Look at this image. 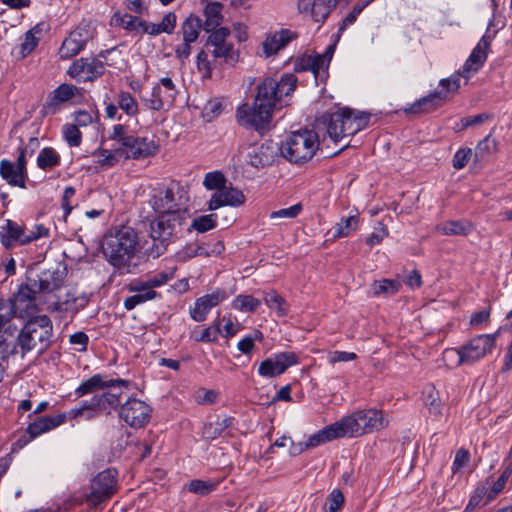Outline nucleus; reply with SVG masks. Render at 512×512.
Returning <instances> with one entry per match:
<instances>
[{
  "mask_svg": "<svg viewBox=\"0 0 512 512\" xmlns=\"http://www.w3.org/2000/svg\"><path fill=\"white\" fill-rule=\"evenodd\" d=\"M297 84L298 78L293 73H284L279 79L264 78L256 86L253 104L244 103L237 107L235 117L238 124L260 134L266 132L274 112L289 105Z\"/></svg>",
  "mask_w": 512,
  "mask_h": 512,
  "instance_id": "nucleus-1",
  "label": "nucleus"
},
{
  "mask_svg": "<svg viewBox=\"0 0 512 512\" xmlns=\"http://www.w3.org/2000/svg\"><path fill=\"white\" fill-rule=\"evenodd\" d=\"M66 276V267L61 264L41 271L27 270L24 281L12 297L7 302L0 301V325L4 327L13 316L25 320L37 314L40 311L38 296L58 291Z\"/></svg>",
  "mask_w": 512,
  "mask_h": 512,
  "instance_id": "nucleus-2",
  "label": "nucleus"
},
{
  "mask_svg": "<svg viewBox=\"0 0 512 512\" xmlns=\"http://www.w3.org/2000/svg\"><path fill=\"white\" fill-rule=\"evenodd\" d=\"M138 236L133 228L123 226L114 233L105 235L102 252L105 259L116 269L129 265L136 252Z\"/></svg>",
  "mask_w": 512,
  "mask_h": 512,
  "instance_id": "nucleus-3",
  "label": "nucleus"
},
{
  "mask_svg": "<svg viewBox=\"0 0 512 512\" xmlns=\"http://www.w3.org/2000/svg\"><path fill=\"white\" fill-rule=\"evenodd\" d=\"M369 118V114L341 108L335 112H325L319 121L326 128L328 136L334 142H338L364 129L368 125Z\"/></svg>",
  "mask_w": 512,
  "mask_h": 512,
  "instance_id": "nucleus-4",
  "label": "nucleus"
},
{
  "mask_svg": "<svg viewBox=\"0 0 512 512\" xmlns=\"http://www.w3.org/2000/svg\"><path fill=\"white\" fill-rule=\"evenodd\" d=\"M25 320L27 322L17 336V344L22 356L33 350L38 354L44 353L52 344V321L47 315H38V313Z\"/></svg>",
  "mask_w": 512,
  "mask_h": 512,
  "instance_id": "nucleus-5",
  "label": "nucleus"
},
{
  "mask_svg": "<svg viewBox=\"0 0 512 512\" xmlns=\"http://www.w3.org/2000/svg\"><path fill=\"white\" fill-rule=\"evenodd\" d=\"M318 134L309 129L291 132L281 142L279 151L291 164L302 166L312 160L319 149Z\"/></svg>",
  "mask_w": 512,
  "mask_h": 512,
  "instance_id": "nucleus-6",
  "label": "nucleus"
},
{
  "mask_svg": "<svg viewBox=\"0 0 512 512\" xmlns=\"http://www.w3.org/2000/svg\"><path fill=\"white\" fill-rule=\"evenodd\" d=\"M109 139L116 143V153H121L125 159L143 160L159 151V145L154 140L130 135L122 124L113 126Z\"/></svg>",
  "mask_w": 512,
  "mask_h": 512,
  "instance_id": "nucleus-7",
  "label": "nucleus"
},
{
  "mask_svg": "<svg viewBox=\"0 0 512 512\" xmlns=\"http://www.w3.org/2000/svg\"><path fill=\"white\" fill-rule=\"evenodd\" d=\"M187 212L166 213L158 215L150 224V236L153 244L149 249V255L154 258L161 256L169 243L176 237L186 220Z\"/></svg>",
  "mask_w": 512,
  "mask_h": 512,
  "instance_id": "nucleus-8",
  "label": "nucleus"
},
{
  "mask_svg": "<svg viewBox=\"0 0 512 512\" xmlns=\"http://www.w3.org/2000/svg\"><path fill=\"white\" fill-rule=\"evenodd\" d=\"M343 437H360L380 431L388 426L382 411L377 409L358 410L337 421Z\"/></svg>",
  "mask_w": 512,
  "mask_h": 512,
  "instance_id": "nucleus-9",
  "label": "nucleus"
},
{
  "mask_svg": "<svg viewBox=\"0 0 512 512\" xmlns=\"http://www.w3.org/2000/svg\"><path fill=\"white\" fill-rule=\"evenodd\" d=\"M49 234V229L43 224H36L31 229L25 224L12 219H6L0 226V243L6 249L27 245Z\"/></svg>",
  "mask_w": 512,
  "mask_h": 512,
  "instance_id": "nucleus-10",
  "label": "nucleus"
},
{
  "mask_svg": "<svg viewBox=\"0 0 512 512\" xmlns=\"http://www.w3.org/2000/svg\"><path fill=\"white\" fill-rule=\"evenodd\" d=\"M496 334H481L472 338L460 348L446 349L444 358L456 357V365L472 364L490 354L496 345Z\"/></svg>",
  "mask_w": 512,
  "mask_h": 512,
  "instance_id": "nucleus-11",
  "label": "nucleus"
},
{
  "mask_svg": "<svg viewBox=\"0 0 512 512\" xmlns=\"http://www.w3.org/2000/svg\"><path fill=\"white\" fill-rule=\"evenodd\" d=\"M206 48L215 59H221L225 64L234 66L239 61V51L229 41L231 32L226 27H220L209 32Z\"/></svg>",
  "mask_w": 512,
  "mask_h": 512,
  "instance_id": "nucleus-12",
  "label": "nucleus"
},
{
  "mask_svg": "<svg viewBox=\"0 0 512 512\" xmlns=\"http://www.w3.org/2000/svg\"><path fill=\"white\" fill-rule=\"evenodd\" d=\"M117 490V471L106 469L98 473L90 484V492L85 495V501L92 507L110 499Z\"/></svg>",
  "mask_w": 512,
  "mask_h": 512,
  "instance_id": "nucleus-13",
  "label": "nucleus"
},
{
  "mask_svg": "<svg viewBox=\"0 0 512 512\" xmlns=\"http://www.w3.org/2000/svg\"><path fill=\"white\" fill-rule=\"evenodd\" d=\"M178 91L170 77H163L152 88L150 97L143 98V104L149 110L161 111L173 106Z\"/></svg>",
  "mask_w": 512,
  "mask_h": 512,
  "instance_id": "nucleus-14",
  "label": "nucleus"
},
{
  "mask_svg": "<svg viewBox=\"0 0 512 512\" xmlns=\"http://www.w3.org/2000/svg\"><path fill=\"white\" fill-rule=\"evenodd\" d=\"M119 417L133 428H142L151 419L152 408L145 401L131 397L119 408Z\"/></svg>",
  "mask_w": 512,
  "mask_h": 512,
  "instance_id": "nucleus-15",
  "label": "nucleus"
},
{
  "mask_svg": "<svg viewBox=\"0 0 512 512\" xmlns=\"http://www.w3.org/2000/svg\"><path fill=\"white\" fill-rule=\"evenodd\" d=\"M104 73L105 63L93 56L76 59L67 70V74L77 82H94Z\"/></svg>",
  "mask_w": 512,
  "mask_h": 512,
  "instance_id": "nucleus-16",
  "label": "nucleus"
},
{
  "mask_svg": "<svg viewBox=\"0 0 512 512\" xmlns=\"http://www.w3.org/2000/svg\"><path fill=\"white\" fill-rule=\"evenodd\" d=\"M94 34L95 31L91 25H78L62 42L59 49L60 58L70 59L79 54L87 43L94 38Z\"/></svg>",
  "mask_w": 512,
  "mask_h": 512,
  "instance_id": "nucleus-17",
  "label": "nucleus"
},
{
  "mask_svg": "<svg viewBox=\"0 0 512 512\" xmlns=\"http://www.w3.org/2000/svg\"><path fill=\"white\" fill-rule=\"evenodd\" d=\"M298 362V356L294 352L276 353L260 363L258 374L263 378H274L283 374Z\"/></svg>",
  "mask_w": 512,
  "mask_h": 512,
  "instance_id": "nucleus-18",
  "label": "nucleus"
},
{
  "mask_svg": "<svg viewBox=\"0 0 512 512\" xmlns=\"http://www.w3.org/2000/svg\"><path fill=\"white\" fill-rule=\"evenodd\" d=\"M80 94L79 88L73 84L63 83L51 91L42 106V115H54L60 111L63 103Z\"/></svg>",
  "mask_w": 512,
  "mask_h": 512,
  "instance_id": "nucleus-19",
  "label": "nucleus"
},
{
  "mask_svg": "<svg viewBox=\"0 0 512 512\" xmlns=\"http://www.w3.org/2000/svg\"><path fill=\"white\" fill-rule=\"evenodd\" d=\"M180 199L181 197H176V193L173 188L167 187L156 192L149 200V203L157 215L187 212L186 209L182 208Z\"/></svg>",
  "mask_w": 512,
  "mask_h": 512,
  "instance_id": "nucleus-20",
  "label": "nucleus"
},
{
  "mask_svg": "<svg viewBox=\"0 0 512 512\" xmlns=\"http://www.w3.org/2000/svg\"><path fill=\"white\" fill-rule=\"evenodd\" d=\"M131 381L125 379H108L106 375L97 373L90 378L84 380L74 391L75 395L80 398L84 395L93 393L97 390L105 388L123 387L129 388Z\"/></svg>",
  "mask_w": 512,
  "mask_h": 512,
  "instance_id": "nucleus-21",
  "label": "nucleus"
},
{
  "mask_svg": "<svg viewBox=\"0 0 512 512\" xmlns=\"http://www.w3.org/2000/svg\"><path fill=\"white\" fill-rule=\"evenodd\" d=\"M245 195L232 185H225L213 192L208 203V210L215 211L224 206L239 207L245 203Z\"/></svg>",
  "mask_w": 512,
  "mask_h": 512,
  "instance_id": "nucleus-22",
  "label": "nucleus"
},
{
  "mask_svg": "<svg viewBox=\"0 0 512 512\" xmlns=\"http://www.w3.org/2000/svg\"><path fill=\"white\" fill-rule=\"evenodd\" d=\"M489 47L490 41L486 36H483L460 69L463 78L468 80L482 68L487 59V50Z\"/></svg>",
  "mask_w": 512,
  "mask_h": 512,
  "instance_id": "nucleus-23",
  "label": "nucleus"
},
{
  "mask_svg": "<svg viewBox=\"0 0 512 512\" xmlns=\"http://www.w3.org/2000/svg\"><path fill=\"white\" fill-rule=\"evenodd\" d=\"M277 155V149L272 141H265L260 145H252L247 153V162L252 167L263 168L271 165Z\"/></svg>",
  "mask_w": 512,
  "mask_h": 512,
  "instance_id": "nucleus-24",
  "label": "nucleus"
},
{
  "mask_svg": "<svg viewBox=\"0 0 512 512\" xmlns=\"http://www.w3.org/2000/svg\"><path fill=\"white\" fill-rule=\"evenodd\" d=\"M227 294L222 289H216L210 294H206L195 301L194 307L190 310L193 320L202 322L206 319L212 308L226 299Z\"/></svg>",
  "mask_w": 512,
  "mask_h": 512,
  "instance_id": "nucleus-25",
  "label": "nucleus"
},
{
  "mask_svg": "<svg viewBox=\"0 0 512 512\" xmlns=\"http://www.w3.org/2000/svg\"><path fill=\"white\" fill-rule=\"evenodd\" d=\"M342 437L343 435L341 433V429L339 428L338 423L335 422L310 435L305 442L299 443L300 452L307 449L315 448L334 439Z\"/></svg>",
  "mask_w": 512,
  "mask_h": 512,
  "instance_id": "nucleus-26",
  "label": "nucleus"
},
{
  "mask_svg": "<svg viewBox=\"0 0 512 512\" xmlns=\"http://www.w3.org/2000/svg\"><path fill=\"white\" fill-rule=\"evenodd\" d=\"M297 38V33L289 29H281L278 32L267 35L264 40L263 53L268 57L277 54L285 48L292 40Z\"/></svg>",
  "mask_w": 512,
  "mask_h": 512,
  "instance_id": "nucleus-27",
  "label": "nucleus"
},
{
  "mask_svg": "<svg viewBox=\"0 0 512 512\" xmlns=\"http://www.w3.org/2000/svg\"><path fill=\"white\" fill-rule=\"evenodd\" d=\"M444 101L445 93L443 91H434L415 101L410 107L405 109V112L414 115L430 113L442 106Z\"/></svg>",
  "mask_w": 512,
  "mask_h": 512,
  "instance_id": "nucleus-28",
  "label": "nucleus"
},
{
  "mask_svg": "<svg viewBox=\"0 0 512 512\" xmlns=\"http://www.w3.org/2000/svg\"><path fill=\"white\" fill-rule=\"evenodd\" d=\"M88 303V299L84 295H76L74 292L68 291L65 298L60 296L48 305L49 311L73 312L76 313L83 309Z\"/></svg>",
  "mask_w": 512,
  "mask_h": 512,
  "instance_id": "nucleus-29",
  "label": "nucleus"
},
{
  "mask_svg": "<svg viewBox=\"0 0 512 512\" xmlns=\"http://www.w3.org/2000/svg\"><path fill=\"white\" fill-rule=\"evenodd\" d=\"M66 419V413L57 414L54 416H40L27 426L26 432L30 435L31 438H36L41 434L63 424Z\"/></svg>",
  "mask_w": 512,
  "mask_h": 512,
  "instance_id": "nucleus-30",
  "label": "nucleus"
},
{
  "mask_svg": "<svg viewBox=\"0 0 512 512\" xmlns=\"http://www.w3.org/2000/svg\"><path fill=\"white\" fill-rule=\"evenodd\" d=\"M222 9L223 5L220 2H209L206 4L204 8V31L210 32L220 28L219 26L223 21Z\"/></svg>",
  "mask_w": 512,
  "mask_h": 512,
  "instance_id": "nucleus-31",
  "label": "nucleus"
},
{
  "mask_svg": "<svg viewBox=\"0 0 512 512\" xmlns=\"http://www.w3.org/2000/svg\"><path fill=\"white\" fill-rule=\"evenodd\" d=\"M0 176L10 186L19 187L22 189L26 188V180L18 172L15 164L8 159H2L0 161Z\"/></svg>",
  "mask_w": 512,
  "mask_h": 512,
  "instance_id": "nucleus-32",
  "label": "nucleus"
},
{
  "mask_svg": "<svg viewBox=\"0 0 512 512\" xmlns=\"http://www.w3.org/2000/svg\"><path fill=\"white\" fill-rule=\"evenodd\" d=\"M91 399L93 407H97L98 411L106 412L107 414L121 406L120 394L111 391L95 394Z\"/></svg>",
  "mask_w": 512,
  "mask_h": 512,
  "instance_id": "nucleus-33",
  "label": "nucleus"
},
{
  "mask_svg": "<svg viewBox=\"0 0 512 512\" xmlns=\"http://www.w3.org/2000/svg\"><path fill=\"white\" fill-rule=\"evenodd\" d=\"M494 499L495 498H490L488 481L486 483H481L473 491L463 512H474L476 508L484 506Z\"/></svg>",
  "mask_w": 512,
  "mask_h": 512,
  "instance_id": "nucleus-34",
  "label": "nucleus"
},
{
  "mask_svg": "<svg viewBox=\"0 0 512 512\" xmlns=\"http://www.w3.org/2000/svg\"><path fill=\"white\" fill-rule=\"evenodd\" d=\"M201 28H203V23L200 17L190 14L180 27L182 39L188 42H196L200 35Z\"/></svg>",
  "mask_w": 512,
  "mask_h": 512,
  "instance_id": "nucleus-35",
  "label": "nucleus"
},
{
  "mask_svg": "<svg viewBox=\"0 0 512 512\" xmlns=\"http://www.w3.org/2000/svg\"><path fill=\"white\" fill-rule=\"evenodd\" d=\"M225 249L221 240L215 242H202L189 247V257H213L220 255Z\"/></svg>",
  "mask_w": 512,
  "mask_h": 512,
  "instance_id": "nucleus-36",
  "label": "nucleus"
},
{
  "mask_svg": "<svg viewBox=\"0 0 512 512\" xmlns=\"http://www.w3.org/2000/svg\"><path fill=\"white\" fill-rule=\"evenodd\" d=\"M113 19L117 25L121 26L126 31L136 32L139 34H141L142 29L145 27L146 23L145 20L137 16L128 13H121L120 11L114 13Z\"/></svg>",
  "mask_w": 512,
  "mask_h": 512,
  "instance_id": "nucleus-37",
  "label": "nucleus"
},
{
  "mask_svg": "<svg viewBox=\"0 0 512 512\" xmlns=\"http://www.w3.org/2000/svg\"><path fill=\"white\" fill-rule=\"evenodd\" d=\"M473 229V226L468 221L463 220H450L437 226V231L442 235H468Z\"/></svg>",
  "mask_w": 512,
  "mask_h": 512,
  "instance_id": "nucleus-38",
  "label": "nucleus"
},
{
  "mask_svg": "<svg viewBox=\"0 0 512 512\" xmlns=\"http://www.w3.org/2000/svg\"><path fill=\"white\" fill-rule=\"evenodd\" d=\"M341 0H314L312 19L316 23H324L332 10L339 4Z\"/></svg>",
  "mask_w": 512,
  "mask_h": 512,
  "instance_id": "nucleus-39",
  "label": "nucleus"
},
{
  "mask_svg": "<svg viewBox=\"0 0 512 512\" xmlns=\"http://www.w3.org/2000/svg\"><path fill=\"white\" fill-rule=\"evenodd\" d=\"M61 156L52 147L43 148L37 157V166L41 170H48L60 165Z\"/></svg>",
  "mask_w": 512,
  "mask_h": 512,
  "instance_id": "nucleus-40",
  "label": "nucleus"
},
{
  "mask_svg": "<svg viewBox=\"0 0 512 512\" xmlns=\"http://www.w3.org/2000/svg\"><path fill=\"white\" fill-rule=\"evenodd\" d=\"M359 217L352 215L347 218H341L333 227V238H343L356 231L358 228Z\"/></svg>",
  "mask_w": 512,
  "mask_h": 512,
  "instance_id": "nucleus-41",
  "label": "nucleus"
},
{
  "mask_svg": "<svg viewBox=\"0 0 512 512\" xmlns=\"http://www.w3.org/2000/svg\"><path fill=\"white\" fill-rule=\"evenodd\" d=\"M118 107L129 117H135L139 113L136 99L130 92L120 91L117 98Z\"/></svg>",
  "mask_w": 512,
  "mask_h": 512,
  "instance_id": "nucleus-42",
  "label": "nucleus"
},
{
  "mask_svg": "<svg viewBox=\"0 0 512 512\" xmlns=\"http://www.w3.org/2000/svg\"><path fill=\"white\" fill-rule=\"evenodd\" d=\"M98 412V408L92 406V399H90L82 401L79 406L70 409L66 416L69 419L84 417L86 420H90L93 419Z\"/></svg>",
  "mask_w": 512,
  "mask_h": 512,
  "instance_id": "nucleus-43",
  "label": "nucleus"
},
{
  "mask_svg": "<svg viewBox=\"0 0 512 512\" xmlns=\"http://www.w3.org/2000/svg\"><path fill=\"white\" fill-rule=\"evenodd\" d=\"M498 143L492 138V134H488L483 140H481L475 148L476 160H483L492 155L497 151Z\"/></svg>",
  "mask_w": 512,
  "mask_h": 512,
  "instance_id": "nucleus-44",
  "label": "nucleus"
},
{
  "mask_svg": "<svg viewBox=\"0 0 512 512\" xmlns=\"http://www.w3.org/2000/svg\"><path fill=\"white\" fill-rule=\"evenodd\" d=\"M217 215L216 214H207L194 218L191 222L188 230H196L199 233H204L209 230H212L217 225Z\"/></svg>",
  "mask_w": 512,
  "mask_h": 512,
  "instance_id": "nucleus-45",
  "label": "nucleus"
},
{
  "mask_svg": "<svg viewBox=\"0 0 512 512\" xmlns=\"http://www.w3.org/2000/svg\"><path fill=\"white\" fill-rule=\"evenodd\" d=\"M261 302L252 295H238L232 302V307L242 312H254L258 309Z\"/></svg>",
  "mask_w": 512,
  "mask_h": 512,
  "instance_id": "nucleus-46",
  "label": "nucleus"
},
{
  "mask_svg": "<svg viewBox=\"0 0 512 512\" xmlns=\"http://www.w3.org/2000/svg\"><path fill=\"white\" fill-rule=\"evenodd\" d=\"M136 294L127 297L124 300V307L126 310L130 311L134 309L136 306L143 304L147 301L153 300L157 297H160V294L156 291H145V292H135Z\"/></svg>",
  "mask_w": 512,
  "mask_h": 512,
  "instance_id": "nucleus-47",
  "label": "nucleus"
},
{
  "mask_svg": "<svg viewBox=\"0 0 512 512\" xmlns=\"http://www.w3.org/2000/svg\"><path fill=\"white\" fill-rule=\"evenodd\" d=\"M221 333V328L219 323L214 326L207 327L200 332L193 331L191 334V338L196 342H205L211 343L215 342L218 338V335Z\"/></svg>",
  "mask_w": 512,
  "mask_h": 512,
  "instance_id": "nucleus-48",
  "label": "nucleus"
},
{
  "mask_svg": "<svg viewBox=\"0 0 512 512\" xmlns=\"http://www.w3.org/2000/svg\"><path fill=\"white\" fill-rule=\"evenodd\" d=\"M227 183V179L224 174L220 171L208 172L204 176L203 186L207 190L216 192L217 190L224 187Z\"/></svg>",
  "mask_w": 512,
  "mask_h": 512,
  "instance_id": "nucleus-49",
  "label": "nucleus"
},
{
  "mask_svg": "<svg viewBox=\"0 0 512 512\" xmlns=\"http://www.w3.org/2000/svg\"><path fill=\"white\" fill-rule=\"evenodd\" d=\"M217 484L213 481H204L200 479L191 480L186 489L194 494L205 496L216 489Z\"/></svg>",
  "mask_w": 512,
  "mask_h": 512,
  "instance_id": "nucleus-50",
  "label": "nucleus"
},
{
  "mask_svg": "<svg viewBox=\"0 0 512 512\" xmlns=\"http://www.w3.org/2000/svg\"><path fill=\"white\" fill-rule=\"evenodd\" d=\"M372 287L375 295L395 294L399 291L401 283L398 280L382 279L375 281Z\"/></svg>",
  "mask_w": 512,
  "mask_h": 512,
  "instance_id": "nucleus-51",
  "label": "nucleus"
},
{
  "mask_svg": "<svg viewBox=\"0 0 512 512\" xmlns=\"http://www.w3.org/2000/svg\"><path fill=\"white\" fill-rule=\"evenodd\" d=\"M263 300L269 308L276 309L279 316H284L286 314V309L283 307L285 300L275 290L265 292Z\"/></svg>",
  "mask_w": 512,
  "mask_h": 512,
  "instance_id": "nucleus-52",
  "label": "nucleus"
},
{
  "mask_svg": "<svg viewBox=\"0 0 512 512\" xmlns=\"http://www.w3.org/2000/svg\"><path fill=\"white\" fill-rule=\"evenodd\" d=\"M264 336L260 330H254L252 334L245 336L242 338L238 344V350L243 354H249L253 351L255 347V342H262Z\"/></svg>",
  "mask_w": 512,
  "mask_h": 512,
  "instance_id": "nucleus-53",
  "label": "nucleus"
},
{
  "mask_svg": "<svg viewBox=\"0 0 512 512\" xmlns=\"http://www.w3.org/2000/svg\"><path fill=\"white\" fill-rule=\"evenodd\" d=\"M508 484L512 485V477L503 469L499 477L489 486L490 498H497Z\"/></svg>",
  "mask_w": 512,
  "mask_h": 512,
  "instance_id": "nucleus-54",
  "label": "nucleus"
},
{
  "mask_svg": "<svg viewBox=\"0 0 512 512\" xmlns=\"http://www.w3.org/2000/svg\"><path fill=\"white\" fill-rule=\"evenodd\" d=\"M63 137L70 147H78L82 142V133L74 124L68 123L63 126Z\"/></svg>",
  "mask_w": 512,
  "mask_h": 512,
  "instance_id": "nucleus-55",
  "label": "nucleus"
},
{
  "mask_svg": "<svg viewBox=\"0 0 512 512\" xmlns=\"http://www.w3.org/2000/svg\"><path fill=\"white\" fill-rule=\"evenodd\" d=\"M461 77H463V74L462 71L459 70L453 73L450 77L440 80V91H443L445 93V98L447 97L448 93H454L459 89Z\"/></svg>",
  "mask_w": 512,
  "mask_h": 512,
  "instance_id": "nucleus-56",
  "label": "nucleus"
},
{
  "mask_svg": "<svg viewBox=\"0 0 512 512\" xmlns=\"http://www.w3.org/2000/svg\"><path fill=\"white\" fill-rule=\"evenodd\" d=\"M175 268L169 271H161L152 275H147L148 286L150 289L154 290V288L161 287L165 285L169 280L174 277Z\"/></svg>",
  "mask_w": 512,
  "mask_h": 512,
  "instance_id": "nucleus-57",
  "label": "nucleus"
},
{
  "mask_svg": "<svg viewBox=\"0 0 512 512\" xmlns=\"http://www.w3.org/2000/svg\"><path fill=\"white\" fill-rule=\"evenodd\" d=\"M424 401L425 405L429 408V410L435 414H439L440 410V399L438 397V392L435 390L433 386H427L424 389Z\"/></svg>",
  "mask_w": 512,
  "mask_h": 512,
  "instance_id": "nucleus-58",
  "label": "nucleus"
},
{
  "mask_svg": "<svg viewBox=\"0 0 512 512\" xmlns=\"http://www.w3.org/2000/svg\"><path fill=\"white\" fill-rule=\"evenodd\" d=\"M224 107L219 99L209 100L202 111L203 117L208 121H212L217 118L223 111Z\"/></svg>",
  "mask_w": 512,
  "mask_h": 512,
  "instance_id": "nucleus-59",
  "label": "nucleus"
},
{
  "mask_svg": "<svg viewBox=\"0 0 512 512\" xmlns=\"http://www.w3.org/2000/svg\"><path fill=\"white\" fill-rule=\"evenodd\" d=\"M345 498L339 489H334L327 497L328 508L325 512H341Z\"/></svg>",
  "mask_w": 512,
  "mask_h": 512,
  "instance_id": "nucleus-60",
  "label": "nucleus"
},
{
  "mask_svg": "<svg viewBox=\"0 0 512 512\" xmlns=\"http://www.w3.org/2000/svg\"><path fill=\"white\" fill-rule=\"evenodd\" d=\"M331 59V55L327 57L326 55H309L307 56V61L310 65V71L317 76L320 70H324L328 67V63Z\"/></svg>",
  "mask_w": 512,
  "mask_h": 512,
  "instance_id": "nucleus-61",
  "label": "nucleus"
},
{
  "mask_svg": "<svg viewBox=\"0 0 512 512\" xmlns=\"http://www.w3.org/2000/svg\"><path fill=\"white\" fill-rule=\"evenodd\" d=\"M302 210H303V205L301 203H297L288 208H282L277 211H273L270 214V219H277V218L294 219L302 212Z\"/></svg>",
  "mask_w": 512,
  "mask_h": 512,
  "instance_id": "nucleus-62",
  "label": "nucleus"
},
{
  "mask_svg": "<svg viewBox=\"0 0 512 512\" xmlns=\"http://www.w3.org/2000/svg\"><path fill=\"white\" fill-rule=\"evenodd\" d=\"M489 118H490V115H488L486 113L470 115V116L462 118L460 120V122L456 124L455 129L457 131H462V130L467 129L468 127L481 124Z\"/></svg>",
  "mask_w": 512,
  "mask_h": 512,
  "instance_id": "nucleus-63",
  "label": "nucleus"
},
{
  "mask_svg": "<svg viewBox=\"0 0 512 512\" xmlns=\"http://www.w3.org/2000/svg\"><path fill=\"white\" fill-rule=\"evenodd\" d=\"M472 153L473 152L471 148H460L457 150L452 160L453 167L456 170L463 169L469 162Z\"/></svg>",
  "mask_w": 512,
  "mask_h": 512,
  "instance_id": "nucleus-64",
  "label": "nucleus"
}]
</instances>
